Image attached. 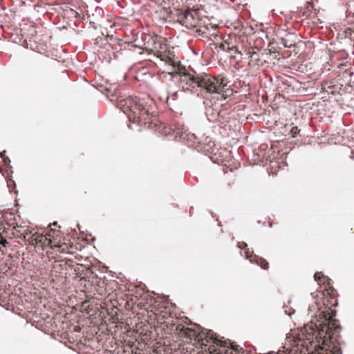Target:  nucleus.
Here are the masks:
<instances>
[{
  "instance_id": "f257e3e1",
  "label": "nucleus",
  "mask_w": 354,
  "mask_h": 354,
  "mask_svg": "<svg viewBox=\"0 0 354 354\" xmlns=\"http://www.w3.org/2000/svg\"><path fill=\"white\" fill-rule=\"evenodd\" d=\"M162 77L177 84L180 88L189 90L192 93L206 91L209 93H220L225 84L223 80L218 79L207 73L189 74L176 71L162 72Z\"/></svg>"
},
{
  "instance_id": "f03ea898",
  "label": "nucleus",
  "mask_w": 354,
  "mask_h": 354,
  "mask_svg": "<svg viewBox=\"0 0 354 354\" xmlns=\"http://www.w3.org/2000/svg\"><path fill=\"white\" fill-rule=\"evenodd\" d=\"M308 310L312 313L311 317L315 315L317 318V322L315 324L316 330L310 328L311 333L307 334L306 340L301 345L306 346V351L313 353L321 348V344H326L339 326L333 319V317L329 315V313L321 310L317 303L310 306Z\"/></svg>"
},
{
  "instance_id": "7ed1b4c3",
  "label": "nucleus",
  "mask_w": 354,
  "mask_h": 354,
  "mask_svg": "<svg viewBox=\"0 0 354 354\" xmlns=\"http://www.w3.org/2000/svg\"><path fill=\"white\" fill-rule=\"evenodd\" d=\"M104 91L108 97H109V93H111L113 97L110 99L111 101L115 100L118 101V105L123 113L127 114L129 120L133 122H136V119L145 121L149 117H156L157 115L156 104L149 96H129L122 99L116 88L106 87Z\"/></svg>"
},
{
  "instance_id": "20e7f679",
  "label": "nucleus",
  "mask_w": 354,
  "mask_h": 354,
  "mask_svg": "<svg viewBox=\"0 0 354 354\" xmlns=\"http://www.w3.org/2000/svg\"><path fill=\"white\" fill-rule=\"evenodd\" d=\"M142 39L144 41V48L149 50L160 60L166 65L174 68L176 64V62L171 57L170 53L160 51L158 48H161L160 44L158 41L156 35H142Z\"/></svg>"
},
{
  "instance_id": "39448f33",
  "label": "nucleus",
  "mask_w": 354,
  "mask_h": 354,
  "mask_svg": "<svg viewBox=\"0 0 354 354\" xmlns=\"http://www.w3.org/2000/svg\"><path fill=\"white\" fill-rule=\"evenodd\" d=\"M201 327L196 324H194V328L187 327L183 324H177L176 326V330L179 335L190 340L194 339L199 341L203 339L204 333L203 330H201Z\"/></svg>"
},
{
  "instance_id": "423d86ee",
  "label": "nucleus",
  "mask_w": 354,
  "mask_h": 354,
  "mask_svg": "<svg viewBox=\"0 0 354 354\" xmlns=\"http://www.w3.org/2000/svg\"><path fill=\"white\" fill-rule=\"evenodd\" d=\"M185 90L181 88V91H168L167 92V103L168 105H174L172 104V102L176 101L181 95L183 94V91Z\"/></svg>"
},
{
  "instance_id": "0eeeda50",
  "label": "nucleus",
  "mask_w": 354,
  "mask_h": 354,
  "mask_svg": "<svg viewBox=\"0 0 354 354\" xmlns=\"http://www.w3.org/2000/svg\"><path fill=\"white\" fill-rule=\"evenodd\" d=\"M196 24V19L192 12L188 10L187 13L186 24L185 27L188 29L194 28Z\"/></svg>"
},
{
  "instance_id": "6e6552de",
  "label": "nucleus",
  "mask_w": 354,
  "mask_h": 354,
  "mask_svg": "<svg viewBox=\"0 0 354 354\" xmlns=\"http://www.w3.org/2000/svg\"><path fill=\"white\" fill-rule=\"evenodd\" d=\"M215 46V48L216 49L217 52L219 53L220 50L222 51H232L235 48V46H230V44L227 42L221 43L219 44H214Z\"/></svg>"
},
{
  "instance_id": "1a4fd4ad",
  "label": "nucleus",
  "mask_w": 354,
  "mask_h": 354,
  "mask_svg": "<svg viewBox=\"0 0 354 354\" xmlns=\"http://www.w3.org/2000/svg\"><path fill=\"white\" fill-rule=\"evenodd\" d=\"M180 136L181 139L189 142H193L196 139V136L192 133L188 132L187 130L182 131Z\"/></svg>"
},
{
  "instance_id": "9d476101",
  "label": "nucleus",
  "mask_w": 354,
  "mask_h": 354,
  "mask_svg": "<svg viewBox=\"0 0 354 354\" xmlns=\"http://www.w3.org/2000/svg\"><path fill=\"white\" fill-rule=\"evenodd\" d=\"M206 337L209 338V339H211L213 343L217 345L220 344L221 346H225V345H223V342L221 340L214 336V333L211 330L207 332Z\"/></svg>"
},
{
  "instance_id": "9b49d317",
  "label": "nucleus",
  "mask_w": 354,
  "mask_h": 354,
  "mask_svg": "<svg viewBox=\"0 0 354 354\" xmlns=\"http://www.w3.org/2000/svg\"><path fill=\"white\" fill-rule=\"evenodd\" d=\"M187 12H188V10L181 11L177 15L178 21L184 26H185V24H186V19H187Z\"/></svg>"
},
{
  "instance_id": "f8f14e48",
  "label": "nucleus",
  "mask_w": 354,
  "mask_h": 354,
  "mask_svg": "<svg viewBox=\"0 0 354 354\" xmlns=\"http://www.w3.org/2000/svg\"><path fill=\"white\" fill-rule=\"evenodd\" d=\"M255 261L260 265L261 268L266 270L268 268V263L263 259L254 255Z\"/></svg>"
},
{
  "instance_id": "ddd939ff",
  "label": "nucleus",
  "mask_w": 354,
  "mask_h": 354,
  "mask_svg": "<svg viewBox=\"0 0 354 354\" xmlns=\"http://www.w3.org/2000/svg\"><path fill=\"white\" fill-rule=\"evenodd\" d=\"M314 279L318 283H325L326 281L329 280L328 277L324 276L322 274L320 275L319 272H316L314 274Z\"/></svg>"
},
{
  "instance_id": "4468645a",
  "label": "nucleus",
  "mask_w": 354,
  "mask_h": 354,
  "mask_svg": "<svg viewBox=\"0 0 354 354\" xmlns=\"http://www.w3.org/2000/svg\"><path fill=\"white\" fill-rule=\"evenodd\" d=\"M6 152V150L0 152V157L2 158L6 165H8L10 162V160L8 157L5 156Z\"/></svg>"
},
{
  "instance_id": "2eb2a0df",
  "label": "nucleus",
  "mask_w": 354,
  "mask_h": 354,
  "mask_svg": "<svg viewBox=\"0 0 354 354\" xmlns=\"http://www.w3.org/2000/svg\"><path fill=\"white\" fill-rule=\"evenodd\" d=\"M281 44L285 48H291L293 46V44L289 43L288 41L285 39H282Z\"/></svg>"
},
{
  "instance_id": "dca6fc26",
  "label": "nucleus",
  "mask_w": 354,
  "mask_h": 354,
  "mask_svg": "<svg viewBox=\"0 0 354 354\" xmlns=\"http://www.w3.org/2000/svg\"><path fill=\"white\" fill-rule=\"evenodd\" d=\"M290 131H291L293 137H295L296 135H297L299 133L300 130L299 129V128L297 127H293L291 129Z\"/></svg>"
},
{
  "instance_id": "f3484780",
  "label": "nucleus",
  "mask_w": 354,
  "mask_h": 354,
  "mask_svg": "<svg viewBox=\"0 0 354 354\" xmlns=\"http://www.w3.org/2000/svg\"><path fill=\"white\" fill-rule=\"evenodd\" d=\"M286 308H287V306H284V308H285L284 311H285L286 314H287L289 316H291L295 313V310H293L292 308L287 310Z\"/></svg>"
},
{
  "instance_id": "a211bd4d",
  "label": "nucleus",
  "mask_w": 354,
  "mask_h": 354,
  "mask_svg": "<svg viewBox=\"0 0 354 354\" xmlns=\"http://www.w3.org/2000/svg\"><path fill=\"white\" fill-rule=\"evenodd\" d=\"M248 246L247 243H245V242H242V243H238V247L239 248H245Z\"/></svg>"
},
{
  "instance_id": "6ab92c4d",
  "label": "nucleus",
  "mask_w": 354,
  "mask_h": 354,
  "mask_svg": "<svg viewBox=\"0 0 354 354\" xmlns=\"http://www.w3.org/2000/svg\"><path fill=\"white\" fill-rule=\"evenodd\" d=\"M251 57L254 59H258V54L257 53H253Z\"/></svg>"
},
{
  "instance_id": "aec40b11",
  "label": "nucleus",
  "mask_w": 354,
  "mask_h": 354,
  "mask_svg": "<svg viewBox=\"0 0 354 354\" xmlns=\"http://www.w3.org/2000/svg\"><path fill=\"white\" fill-rule=\"evenodd\" d=\"M245 254H246V255H245V259H250V255H249V250H247L245 251Z\"/></svg>"
},
{
  "instance_id": "412c9836",
  "label": "nucleus",
  "mask_w": 354,
  "mask_h": 354,
  "mask_svg": "<svg viewBox=\"0 0 354 354\" xmlns=\"http://www.w3.org/2000/svg\"><path fill=\"white\" fill-rule=\"evenodd\" d=\"M53 225H57V222H55V223H53Z\"/></svg>"
}]
</instances>
